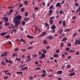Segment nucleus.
Wrapping results in <instances>:
<instances>
[{
	"instance_id": "obj_52",
	"label": "nucleus",
	"mask_w": 80,
	"mask_h": 80,
	"mask_svg": "<svg viewBox=\"0 0 80 80\" xmlns=\"http://www.w3.org/2000/svg\"><path fill=\"white\" fill-rule=\"evenodd\" d=\"M52 15V13H50V12H48L47 13V15Z\"/></svg>"
},
{
	"instance_id": "obj_38",
	"label": "nucleus",
	"mask_w": 80,
	"mask_h": 80,
	"mask_svg": "<svg viewBox=\"0 0 80 80\" xmlns=\"http://www.w3.org/2000/svg\"><path fill=\"white\" fill-rule=\"evenodd\" d=\"M65 34H62L61 36H60L59 38L60 39H62V37H63V36H65Z\"/></svg>"
},
{
	"instance_id": "obj_55",
	"label": "nucleus",
	"mask_w": 80,
	"mask_h": 80,
	"mask_svg": "<svg viewBox=\"0 0 80 80\" xmlns=\"http://www.w3.org/2000/svg\"><path fill=\"white\" fill-rule=\"evenodd\" d=\"M27 15H28V12H26V13H25V16L26 17H27Z\"/></svg>"
},
{
	"instance_id": "obj_41",
	"label": "nucleus",
	"mask_w": 80,
	"mask_h": 80,
	"mask_svg": "<svg viewBox=\"0 0 80 80\" xmlns=\"http://www.w3.org/2000/svg\"><path fill=\"white\" fill-rule=\"evenodd\" d=\"M26 23V22L25 21L22 22V25H25Z\"/></svg>"
},
{
	"instance_id": "obj_44",
	"label": "nucleus",
	"mask_w": 80,
	"mask_h": 80,
	"mask_svg": "<svg viewBox=\"0 0 80 80\" xmlns=\"http://www.w3.org/2000/svg\"><path fill=\"white\" fill-rule=\"evenodd\" d=\"M17 74L19 73V74H23V72H17Z\"/></svg>"
},
{
	"instance_id": "obj_33",
	"label": "nucleus",
	"mask_w": 80,
	"mask_h": 80,
	"mask_svg": "<svg viewBox=\"0 0 80 80\" xmlns=\"http://www.w3.org/2000/svg\"><path fill=\"white\" fill-rule=\"evenodd\" d=\"M79 11H80V8H79L78 9L77 11H76V13H77Z\"/></svg>"
},
{
	"instance_id": "obj_49",
	"label": "nucleus",
	"mask_w": 80,
	"mask_h": 80,
	"mask_svg": "<svg viewBox=\"0 0 80 80\" xmlns=\"http://www.w3.org/2000/svg\"><path fill=\"white\" fill-rule=\"evenodd\" d=\"M20 30L21 31H23L24 29L22 28H19Z\"/></svg>"
},
{
	"instance_id": "obj_4",
	"label": "nucleus",
	"mask_w": 80,
	"mask_h": 80,
	"mask_svg": "<svg viewBox=\"0 0 80 80\" xmlns=\"http://www.w3.org/2000/svg\"><path fill=\"white\" fill-rule=\"evenodd\" d=\"M30 57H31L30 56L28 57L26 61L27 62H29L31 60V58H30Z\"/></svg>"
},
{
	"instance_id": "obj_58",
	"label": "nucleus",
	"mask_w": 80,
	"mask_h": 80,
	"mask_svg": "<svg viewBox=\"0 0 80 80\" xmlns=\"http://www.w3.org/2000/svg\"><path fill=\"white\" fill-rule=\"evenodd\" d=\"M52 12H53V11L52 10H50L49 11V13H52Z\"/></svg>"
},
{
	"instance_id": "obj_46",
	"label": "nucleus",
	"mask_w": 80,
	"mask_h": 80,
	"mask_svg": "<svg viewBox=\"0 0 80 80\" xmlns=\"http://www.w3.org/2000/svg\"><path fill=\"white\" fill-rule=\"evenodd\" d=\"M76 18H77V16H73L72 17V19L73 20H74L75 19H76Z\"/></svg>"
},
{
	"instance_id": "obj_40",
	"label": "nucleus",
	"mask_w": 80,
	"mask_h": 80,
	"mask_svg": "<svg viewBox=\"0 0 80 80\" xmlns=\"http://www.w3.org/2000/svg\"><path fill=\"white\" fill-rule=\"evenodd\" d=\"M6 14L7 15H10V14L9 12H6Z\"/></svg>"
},
{
	"instance_id": "obj_8",
	"label": "nucleus",
	"mask_w": 80,
	"mask_h": 80,
	"mask_svg": "<svg viewBox=\"0 0 80 80\" xmlns=\"http://www.w3.org/2000/svg\"><path fill=\"white\" fill-rule=\"evenodd\" d=\"M63 73V71H58L57 72V75H60L61 74H62Z\"/></svg>"
},
{
	"instance_id": "obj_17",
	"label": "nucleus",
	"mask_w": 80,
	"mask_h": 80,
	"mask_svg": "<svg viewBox=\"0 0 80 80\" xmlns=\"http://www.w3.org/2000/svg\"><path fill=\"white\" fill-rule=\"evenodd\" d=\"M75 72H72L70 73L69 75V76L70 77H72V76H73V75H75Z\"/></svg>"
},
{
	"instance_id": "obj_47",
	"label": "nucleus",
	"mask_w": 80,
	"mask_h": 80,
	"mask_svg": "<svg viewBox=\"0 0 80 80\" xmlns=\"http://www.w3.org/2000/svg\"><path fill=\"white\" fill-rule=\"evenodd\" d=\"M45 24L46 27H49V25L48 24H47V23H45Z\"/></svg>"
},
{
	"instance_id": "obj_19",
	"label": "nucleus",
	"mask_w": 80,
	"mask_h": 80,
	"mask_svg": "<svg viewBox=\"0 0 80 80\" xmlns=\"http://www.w3.org/2000/svg\"><path fill=\"white\" fill-rule=\"evenodd\" d=\"M25 66H26V64H24L23 65L21 64L20 66L19 67V68H23V67H25Z\"/></svg>"
},
{
	"instance_id": "obj_48",
	"label": "nucleus",
	"mask_w": 80,
	"mask_h": 80,
	"mask_svg": "<svg viewBox=\"0 0 80 80\" xmlns=\"http://www.w3.org/2000/svg\"><path fill=\"white\" fill-rule=\"evenodd\" d=\"M10 26H11L12 28H15V26H14V25H13L11 24Z\"/></svg>"
},
{
	"instance_id": "obj_64",
	"label": "nucleus",
	"mask_w": 80,
	"mask_h": 80,
	"mask_svg": "<svg viewBox=\"0 0 80 80\" xmlns=\"http://www.w3.org/2000/svg\"><path fill=\"white\" fill-rule=\"evenodd\" d=\"M33 78V77L32 76H31L30 77V80H32Z\"/></svg>"
},
{
	"instance_id": "obj_39",
	"label": "nucleus",
	"mask_w": 80,
	"mask_h": 80,
	"mask_svg": "<svg viewBox=\"0 0 80 80\" xmlns=\"http://www.w3.org/2000/svg\"><path fill=\"white\" fill-rule=\"evenodd\" d=\"M13 12V10L12 9V10H11L9 11V13L10 15H11L12 14V13Z\"/></svg>"
},
{
	"instance_id": "obj_29",
	"label": "nucleus",
	"mask_w": 80,
	"mask_h": 80,
	"mask_svg": "<svg viewBox=\"0 0 80 80\" xmlns=\"http://www.w3.org/2000/svg\"><path fill=\"white\" fill-rule=\"evenodd\" d=\"M50 20H53V19H55V17L53 16V17H51V18H50Z\"/></svg>"
},
{
	"instance_id": "obj_56",
	"label": "nucleus",
	"mask_w": 80,
	"mask_h": 80,
	"mask_svg": "<svg viewBox=\"0 0 80 80\" xmlns=\"http://www.w3.org/2000/svg\"><path fill=\"white\" fill-rule=\"evenodd\" d=\"M16 60H17L18 61H20V60H21V59H20V58H16Z\"/></svg>"
},
{
	"instance_id": "obj_60",
	"label": "nucleus",
	"mask_w": 80,
	"mask_h": 80,
	"mask_svg": "<svg viewBox=\"0 0 80 80\" xmlns=\"http://www.w3.org/2000/svg\"><path fill=\"white\" fill-rule=\"evenodd\" d=\"M22 6H23V4H20L19 5V7H22Z\"/></svg>"
},
{
	"instance_id": "obj_54",
	"label": "nucleus",
	"mask_w": 80,
	"mask_h": 80,
	"mask_svg": "<svg viewBox=\"0 0 80 80\" xmlns=\"http://www.w3.org/2000/svg\"><path fill=\"white\" fill-rule=\"evenodd\" d=\"M37 31H38V32H40L41 31V29H39V28H38L37 29Z\"/></svg>"
},
{
	"instance_id": "obj_30",
	"label": "nucleus",
	"mask_w": 80,
	"mask_h": 80,
	"mask_svg": "<svg viewBox=\"0 0 80 80\" xmlns=\"http://www.w3.org/2000/svg\"><path fill=\"white\" fill-rule=\"evenodd\" d=\"M53 57H55V58H57V57H58V55L54 54L53 55Z\"/></svg>"
},
{
	"instance_id": "obj_2",
	"label": "nucleus",
	"mask_w": 80,
	"mask_h": 80,
	"mask_svg": "<svg viewBox=\"0 0 80 80\" xmlns=\"http://www.w3.org/2000/svg\"><path fill=\"white\" fill-rule=\"evenodd\" d=\"M13 21L14 22L15 27H17L18 26V25L20 24V22L18 21Z\"/></svg>"
},
{
	"instance_id": "obj_63",
	"label": "nucleus",
	"mask_w": 80,
	"mask_h": 80,
	"mask_svg": "<svg viewBox=\"0 0 80 80\" xmlns=\"http://www.w3.org/2000/svg\"><path fill=\"white\" fill-rule=\"evenodd\" d=\"M60 16L58 15L56 16V18H60Z\"/></svg>"
},
{
	"instance_id": "obj_24",
	"label": "nucleus",
	"mask_w": 80,
	"mask_h": 80,
	"mask_svg": "<svg viewBox=\"0 0 80 80\" xmlns=\"http://www.w3.org/2000/svg\"><path fill=\"white\" fill-rule=\"evenodd\" d=\"M27 37H28V38H34V37L31 36L29 35H27Z\"/></svg>"
},
{
	"instance_id": "obj_3",
	"label": "nucleus",
	"mask_w": 80,
	"mask_h": 80,
	"mask_svg": "<svg viewBox=\"0 0 80 80\" xmlns=\"http://www.w3.org/2000/svg\"><path fill=\"white\" fill-rule=\"evenodd\" d=\"M4 54H2L1 55L0 57H5L7 55L8 53H9V52H4Z\"/></svg>"
},
{
	"instance_id": "obj_27",
	"label": "nucleus",
	"mask_w": 80,
	"mask_h": 80,
	"mask_svg": "<svg viewBox=\"0 0 80 80\" xmlns=\"http://www.w3.org/2000/svg\"><path fill=\"white\" fill-rule=\"evenodd\" d=\"M69 52H70L71 53H73V52H75L76 51L75 50H70L69 51Z\"/></svg>"
},
{
	"instance_id": "obj_13",
	"label": "nucleus",
	"mask_w": 80,
	"mask_h": 80,
	"mask_svg": "<svg viewBox=\"0 0 80 80\" xmlns=\"http://www.w3.org/2000/svg\"><path fill=\"white\" fill-rule=\"evenodd\" d=\"M51 28L52 30H55V29H56V26L55 25H53L52 27H51Z\"/></svg>"
},
{
	"instance_id": "obj_31",
	"label": "nucleus",
	"mask_w": 80,
	"mask_h": 80,
	"mask_svg": "<svg viewBox=\"0 0 80 80\" xmlns=\"http://www.w3.org/2000/svg\"><path fill=\"white\" fill-rule=\"evenodd\" d=\"M18 55V54L17 53H14L12 55V57H15V56H17Z\"/></svg>"
},
{
	"instance_id": "obj_5",
	"label": "nucleus",
	"mask_w": 80,
	"mask_h": 80,
	"mask_svg": "<svg viewBox=\"0 0 80 80\" xmlns=\"http://www.w3.org/2000/svg\"><path fill=\"white\" fill-rule=\"evenodd\" d=\"M45 38H46L49 39L50 40H52V39H53V36L50 35L46 37Z\"/></svg>"
},
{
	"instance_id": "obj_45",
	"label": "nucleus",
	"mask_w": 80,
	"mask_h": 80,
	"mask_svg": "<svg viewBox=\"0 0 80 80\" xmlns=\"http://www.w3.org/2000/svg\"><path fill=\"white\" fill-rule=\"evenodd\" d=\"M21 12H24V11H25V9H24V8H22L21 9Z\"/></svg>"
},
{
	"instance_id": "obj_35",
	"label": "nucleus",
	"mask_w": 80,
	"mask_h": 80,
	"mask_svg": "<svg viewBox=\"0 0 80 80\" xmlns=\"http://www.w3.org/2000/svg\"><path fill=\"white\" fill-rule=\"evenodd\" d=\"M46 75H47V74L43 73L42 74V77H46Z\"/></svg>"
},
{
	"instance_id": "obj_61",
	"label": "nucleus",
	"mask_w": 80,
	"mask_h": 80,
	"mask_svg": "<svg viewBox=\"0 0 80 80\" xmlns=\"http://www.w3.org/2000/svg\"><path fill=\"white\" fill-rule=\"evenodd\" d=\"M8 78V76L4 77V79H7Z\"/></svg>"
},
{
	"instance_id": "obj_25",
	"label": "nucleus",
	"mask_w": 80,
	"mask_h": 80,
	"mask_svg": "<svg viewBox=\"0 0 80 80\" xmlns=\"http://www.w3.org/2000/svg\"><path fill=\"white\" fill-rule=\"evenodd\" d=\"M59 14H60V15H62V14H63L64 13V12H63V11L62 10H61L60 12H59Z\"/></svg>"
},
{
	"instance_id": "obj_18",
	"label": "nucleus",
	"mask_w": 80,
	"mask_h": 80,
	"mask_svg": "<svg viewBox=\"0 0 80 80\" xmlns=\"http://www.w3.org/2000/svg\"><path fill=\"white\" fill-rule=\"evenodd\" d=\"M42 51L43 53H47V51L45 49H42Z\"/></svg>"
},
{
	"instance_id": "obj_6",
	"label": "nucleus",
	"mask_w": 80,
	"mask_h": 80,
	"mask_svg": "<svg viewBox=\"0 0 80 80\" xmlns=\"http://www.w3.org/2000/svg\"><path fill=\"white\" fill-rule=\"evenodd\" d=\"M45 57H46L45 54V53H43L42 54L41 56L39 58L42 59L43 58H45Z\"/></svg>"
},
{
	"instance_id": "obj_32",
	"label": "nucleus",
	"mask_w": 80,
	"mask_h": 80,
	"mask_svg": "<svg viewBox=\"0 0 80 80\" xmlns=\"http://www.w3.org/2000/svg\"><path fill=\"white\" fill-rule=\"evenodd\" d=\"M28 2L27 1H26L24 2L25 5H28Z\"/></svg>"
},
{
	"instance_id": "obj_43",
	"label": "nucleus",
	"mask_w": 80,
	"mask_h": 80,
	"mask_svg": "<svg viewBox=\"0 0 80 80\" xmlns=\"http://www.w3.org/2000/svg\"><path fill=\"white\" fill-rule=\"evenodd\" d=\"M53 8V6L52 5L49 8V10H51V9H52V8Z\"/></svg>"
},
{
	"instance_id": "obj_57",
	"label": "nucleus",
	"mask_w": 80,
	"mask_h": 80,
	"mask_svg": "<svg viewBox=\"0 0 80 80\" xmlns=\"http://www.w3.org/2000/svg\"><path fill=\"white\" fill-rule=\"evenodd\" d=\"M1 63H2V65H6V63H5L3 62H2Z\"/></svg>"
},
{
	"instance_id": "obj_7",
	"label": "nucleus",
	"mask_w": 80,
	"mask_h": 80,
	"mask_svg": "<svg viewBox=\"0 0 80 80\" xmlns=\"http://www.w3.org/2000/svg\"><path fill=\"white\" fill-rule=\"evenodd\" d=\"M18 42H21V41H22V42H23V43H26V42H25V40L23 39L22 38H21V40L18 39Z\"/></svg>"
},
{
	"instance_id": "obj_22",
	"label": "nucleus",
	"mask_w": 80,
	"mask_h": 80,
	"mask_svg": "<svg viewBox=\"0 0 80 80\" xmlns=\"http://www.w3.org/2000/svg\"><path fill=\"white\" fill-rule=\"evenodd\" d=\"M30 19V18H25L24 19V21L25 22H28V20Z\"/></svg>"
},
{
	"instance_id": "obj_11",
	"label": "nucleus",
	"mask_w": 80,
	"mask_h": 80,
	"mask_svg": "<svg viewBox=\"0 0 80 80\" xmlns=\"http://www.w3.org/2000/svg\"><path fill=\"white\" fill-rule=\"evenodd\" d=\"M47 34V32H43L40 35V37H43V35Z\"/></svg>"
},
{
	"instance_id": "obj_9",
	"label": "nucleus",
	"mask_w": 80,
	"mask_h": 80,
	"mask_svg": "<svg viewBox=\"0 0 80 80\" xmlns=\"http://www.w3.org/2000/svg\"><path fill=\"white\" fill-rule=\"evenodd\" d=\"M62 7V6H61L60 4V3L58 2L56 5V7Z\"/></svg>"
},
{
	"instance_id": "obj_50",
	"label": "nucleus",
	"mask_w": 80,
	"mask_h": 80,
	"mask_svg": "<svg viewBox=\"0 0 80 80\" xmlns=\"http://www.w3.org/2000/svg\"><path fill=\"white\" fill-rule=\"evenodd\" d=\"M72 45V44H71V43L70 42H69L68 44V46L69 47H70Z\"/></svg>"
},
{
	"instance_id": "obj_23",
	"label": "nucleus",
	"mask_w": 80,
	"mask_h": 80,
	"mask_svg": "<svg viewBox=\"0 0 80 80\" xmlns=\"http://www.w3.org/2000/svg\"><path fill=\"white\" fill-rule=\"evenodd\" d=\"M62 25L63 27H65L66 25V22H65V21L64 20L62 22Z\"/></svg>"
},
{
	"instance_id": "obj_36",
	"label": "nucleus",
	"mask_w": 80,
	"mask_h": 80,
	"mask_svg": "<svg viewBox=\"0 0 80 80\" xmlns=\"http://www.w3.org/2000/svg\"><path fill=\"white\" fill-rule=\"evenodd\" d=\"M5 38H10V35H6L5 36Z\"/></svg>"
},
{
	"instance_id": "obj_16",
	"label": "nucleus",
	"mask_w": 80,
	"mask_h": 80,
	"mask_svg": "<svg viewBox=\"0 0 80 80\" xmlns=\"http://www.w3.org/2000/svg\"><path fill=\"white\" fill-rule=\"evenodd\" d=\"M2 18L3 19H5V22H8V18H7L6 17H3Z\"/></svg>"
},
{
	"instance_id": "obj_28",
	"label": "nucleus",
	"mask_w": 80,
	"mask_h": 80,
	"mask_svg": "<svg viewBox=\"0 0 80 80\" xmlns=\"http://www.w3.org/2000/svg\"><path fill=\"white\" fill-rule=\"evenodd\" d=\"M53 20H51L50 19L49 21V22L50 24H53Z\"/></svg>"
},
{
	"instance_id": "obj_10",
	"label": "nucleus",
	"mask_w": 80,
	"mask_h": 80,
	"mask_svg": "<svg viewBox=\"0 0 80 80\" xmlns=\"http://www.w3.org/2000/svg\"><path fill=\"white\" fill-rule=\"evenodd\" d=\"M7 34V32H2L1 33V35L2 37H3V36H5Z\"/></svg>"
},
{
	"instance_id": "obj_53",
	"label": "nucleus",
	"mask_w": 80,
	"mask_h": 80,
	"mask_svg": "<svg viewBox=\"0 0 80 80\" xmlns=\"http://www.w3.org/2000/svg\"><path fill=\"white\" fill-rule=\"evenodd\" d=\"M75 5L76 7H79V5L77 3H75Z\"/></svg>"
},
{
	"instance_id": "obj_15",
	"label": "nucleus",
	"mask_w": 80,
	"mask_h": 80,
	"mask_svg": "<svg viewBox=\"0 0 80 80\" xmlns=\"http://www.w3.org/2000/svg\"><path fill=\"white\" fill-rule=\"evenodd\" d=\"M28 68V67H25L24 68H21V70H27Z\"/></svg>"
},
{
	"instance_id": "obj_59",
	"label": "nucleus",
	"mask_w": 80,
	"mask_h": 80,
	"mask_svg": "<svg viewBox=\"0 0 80 80\" xmlns=\"http://www.w3.org/2000/svg\"><path fill=\"white\" fill-rule=\"evenodd\" d=\"M9 63L12 64V60H10L9 61Z\"/></svg>"
},
{
	"instance_id": "obj_62",
	"label": "nucleus",
	"mask_w": 80,
	"mask_h": 80,
	"mask_svg": "<svg viewBox=\"0 0 80 80\" xmlns=\"http://www.w3.org/2000/svg\"><path fill=\"white\" fill-rule=\"evenodd\" d=\"M42 73H46V71L43 70L42 72Z\"/></svg>"
},
{
	"instance_id": "obj_14",
	"label": "nucleus",
	"mask_w": 80,
	"mask_h": 80,
	"mask_svg": "<svg viewBox=\"0 0 80 80\" xmlns=\"http://www.w3.org/2000/svg\"><path fill=\"white\" fill-rule=\"evenodd\" d=\"M70 29L69 28L65 29L64 31V32H70Z\"/></svg>"
},
{
	"instance_id": "obj_12",
	"label": "nucleus",
	"mask_w": 80,
	"mask_h": 80,
	"mask_svg": "<svg viewBox=\"0 0 80 80\" xmlns=\"http://www.w3.org/2000/svg\"><path fill=\"white\" fill-rule=\"evenodd\" d=\"M43 44L44 45H47L48 44V42L45 39L43 40Z\"/></svg>"
},
{
	"instance_id": "obj_1",
	"label": "nucleus",
	"mask_w": 80,
	"mask_h": 80,
	"mask_svg": "<svg viewBox=\"0 0 80 80\" xmlns=\"http://www.w3.org/2000/svg\"><path fill=\"white\" fill-rule=\"evenodd\" d=\"M22 19V16L18 15L16 16L13 19V21H18Z\"/></svg>"
},
{
	"instance_id": "obj_51",
	"label": "nucleus",
	"mask_w": 80,
	"mask_h": 80,
	"mask_svg": "<svg viewBox=\"0 0 80 80\" xmlns=\"http://www.w3.org/2000/svg\"><path fill=\"white\" fill-rule=\"evenodd\" d=\"M63 45H64V43L62 42L61 44V46L62 47H63Z\"/></svg>"
},
{
	"instance_id": "obj_37",
	"label": "nucleus",
	"mask_w": 80,
	"mask_h": 80,
	"mask_svg": "<svg viewBox=\"0 0 80 80\" xmlns=\"http://www.w3.org/2000/svg\"><path fill=\"white\" fill-rule=\"evenodd\" d=\"M32 57L34 58H36V57H38V55H37V54H34L32 55Z\"/></svg>"
},
{
	"instance_id": "obj_34",
	"label": "nucleus",
	"mask_w": 80,
	"mask_h": 80,
	"mask_svg": "<svg viewBox=\"0 0 80 80\" xmlns=\"http://www.w3.org/2000/svg\"><path fill=\"white\" fill-rule=\"evenodd\" d=\"M10 25V23H8V22H6L5 24V26H8V25Z\"/></svg>"
},
{
	"instance_id": "obj_26",
	"label": "nucleus",
	"mask_w": 80,
	"mask_h": 80,
	"mask_svg": "<svg viewBox=\"0 0 80 80\" xmlns=\"http://www.w3.org/2000/svg\"><path fill=\"white\" fill-rule=\"evenodd\" d=\"M71 67V65H70V64H68L67 65L66 68H70Z\"/></svg>"
},
{
	"instance_id": "obj_21",
	"label": "nucleus",
	"mask_w": 80,
	"mask_h": 80,
	"mask_svg": "<svg viewBox=\"0 0 80 80\" xmlns=\"http://www.w3.org/2000/svg\"><path fill=\"white\" fill-rule=\"evenodd\" d=\"M67 37L64 38L61 40V41L65 42V41H67Z\"/></svg>"
},
{
	"instance_id": "obj_42",
	"label": "nucleus",
	"mask_w": 80,
	"mask_h": 80,
	"mask_svg": "<svg viewBox=\"0 0 80 80\" xmlns=\"http://www.w3.org/2000/svg\"><path fill=\"white\" fill-rule=\"evenodd\" d=\"M77 34H78L77 32H76V33H75L74 34L72 35V36H73V37H75L77 35Z\"/></svg>"
},
{
	"instance_id": "obj_20",
	"label": "nucleus",
	"mask_w": 80,
	"mask_h": 80,
	"mask_svg": "<svg viewBox=\"0 0 80 80\" xmlns=\"http://www.w3.org/2000/svg\"><path fill=\"white\" fill-rule=\"evenodd\" d=\"M32 17L33 19H35L36 17V15L35 13H33L32 14Z\"/></svg>"
}]
</instances>
